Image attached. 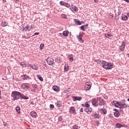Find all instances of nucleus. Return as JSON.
<instances>
[{"mask_svg": "<svg viewBox=\"0 0 129 129\" xmlns=\"http://www.w3.org/2000/svg\"><path fill=\"white\" fill-rule=\"evenodd\" d=\"M28 29H26V27L23 29V31H28Z\"/></svg>", "mask_w": 129, "mask_h": 129, "instance_id": "obj_53", "label": "nucleus"}, {"mask_svg": "<svg viewBox=\"0 0 129 129\" xmlns=\"http://www.w3.org/2000/svg\"><path fill=\"white\" fill-rule=\"evenodd\" d=\"M103 98H104L105 99H107V98H108V97H107V96H106V95H104L103 96Z\"/></svg>", "mask_w": 129, "mask_h": 129, "instance_id": "obj_49", "label": "nucleus"}, {"mask_svg": "<svg viewBox=\"0 0 129 129\" xmlns=\"http://www.w3.org/2000/svg\"><path fill=\"white\" fill-rule=\"evenodd\" d=\"M32 69L33 70H38L39 67H38L36 64H33L32 67Z\"/></svg>", "mask_w": 129, "mask_h": 129, "instance_id": "obj_24", "label": "nucleus"}, {"mask_svg": "<svg viewBox=\"0 0 129 129\" xmlns=\"http://www.w3.org/2000/svg\"><path fill=\"white\" fill-rule=\"evenodd\" d=\"M113 110L114 111H115V112H114V116H115L116 117H119L120 114L119 112L118 111V110L116 109H114Z\"/></svg>", "mask_w": 129, "mask_h": 129, "instance_id": "obj_13", "label": "nucleus"}, {"mask_svg": "<svg viewBox=\"0 0 129 129\" xmlns=\"http://www.w3.org/2000/svg\"><path fill=\"white\" fill-rule=\"evenodd\" d=\"M85 106L87 108L90 107V102L87 101L85 102Z\"/></svg>", "mask_w": 129, "mask_h": 129, "instance_id": "obj_28", "label": "nucleus"}, {"mask_svg": "<svg viewBox=\"0 0 129 129\" xmlns=\"http://www.w3.org/2000/svg\"><path fill=\"white\" fill-rule=\"evenodd\" d=\"M97 100L99 101V105H104V100L101 99V97H97Z\"/></svg>", "mask_w": 129, "mask_h": 129, "instance_id": "obj_10", "label": "nucleus"}, {"mask_svg": "<svg viewBox=\"0 0 129 129\" xmlns=\"http://www.w3.org/2000/svg\"><path fill=\"white\" fill-rule=\"evenodd\" d=\"M62 35H63L64 37H68V35H69V31H68V30H66L63 31Z\"/></svg>", "mask_w": 129, "mask_h": 129, "instance_id": "obj_20", "label": "nucleus"}, {"mask_svg": "<svg viewBox=\"0 0 129 129\" xmlns=\"http://www.w3.org/2000/svg\"><path fill=\"white\" fill-rule=\"evenodd\" d=\"M100 116V115L99 114L97 113L95 114L94 116V118H99V117Z\"/></svg>", "mask_w": 129, "mask_h": 129, "instance_id": "obj_35", "label": "nucleus"}, {"mask_svg": "<svg viewBox=\"0 0 129 129\" xmlns=\"http://www.w3.org/2000/svg\"><path fill=\"white\" fill-rule=\"evenodd\" d=\"M21 87L22 89H29V85L27 83H23Z\"/></svg>", "mask_w": 129, "mask_h": 129, "instance_id": "obj_14", "label": "nucleus"}, {"mask_svg": "<svg viewBox=\"0 0 129 129\" xmlns=\"http://www.w3.org/2000/svg\"><path fill=\"white\" fill-rule=\"evenodd\" d=\"M47 63L50 66L54 65V59L51 57H48L47 59Z\"/></svg>", "mask_w": 129, "mask_h": 129, "instance_id": "obj_3", "label": "nucleus"}, {"mask_svg": "<svg viewBox=\"0 0 129 129\" xmlns=\"http://www.w3.org/2000/svg\"><path fill=\"white\" fill-rule=\"evenodd\" d=\"M116 127L117 128H121V124L120 123H117L116 124Z\"/></svg>", "mask_w": 129, "mask_h": 129, "instance_id": "obj_34", "label": "nucleus"}, {"mask_svg": "<svg viewBox=\"0 0 129 129\" xmlns=\"http://www.w3.org/2000/svg\"><path fill=\"white\" fill-rule=\"evenodd\" d=\"M126 107H127V105H126L125 103H122L121 102L119 108H126Z\"/></svg>", "mask_w": 129, "mask_h": 129, "instance_id": "obj_17", "label": "nucleus"}, {"mask_svg": "<svg viewBox=\"0 0 129 129\" xmlns=\"http://www.w3.org/2000/svg\"><path fill=\"white\" fill-rule=\"evenodd\" d=\"M20 93L21 92L17 91H13L11 94V97L13 98V100H19V99H20Z\"/></svg>", "mask_w": 129, "mask_h": 129, "instance_id": "obj_2", "label": "nucleus"}, {"mask_svg": "<svg viewBox=\"0 0 129 129\" xmlns=\"http://www.w3.org/2000/svg\"><path fill=\"white\" fill-rule=\"evenodd\" d=\"M20 98H21V99H29V97L28 96H26L23 94H22L21 93L20 95Z\"/></svg>", "mask_w": 129, "mask_h": 129, "instance_id": "obj_15", "label": "nucleus"}, {"mask_svg": "<svg viewBox=\"0 0 129 129\" xmlns=\"http://www.w3.org/2000/svg\"><path fill=\"white\" fill-rule=\"evenodd\" d=\"M92 85V84L90 82H88L86 83V85L85 86V88L86 90H89L90 88H91V86Z\"/></svg>", "mask_w": 129, "mask_h": 129, "instance_id": "obj_4", "label": "nucleus"}, {"mask_svg": "<svg viewBox=\"0 0 129 129\" xmlns=\"http://www.w3.org/2000/svg\"><path fill=\"white\" fill-rule=\"evenodd\" d=\"M92 103L94 106H98V100L97 98L96 99L94 98L92 99Z\"/></svg>", "mask_w": 129, "mask_h": 129, "instance_id": "obj_7", "label": "nucleus"}, {"mask_svg": "<svg viewBox=\"0 0 129 129\" xmlns=\"http://www.w3.org/2000/svg\"><path fill=\"white\" fill-rule=\"evenodd\" d=\"M127 57H128V58H129V53L127 54Z\"/></svg>", "mask_w": 129, "mask_h": 129, "instance_id": "obj_62", "label": "nucleus"}, {"mask_svg": "<svg viewBox=\"0 0 129 129\" xmlns=\"http://www.w3.org/2000/svg\"><path fill=\"white\" fill-rule=\"evenodd\" d=\"M33 88H37L38 87V86L36 84L32 85Z\"/></svg>", "mask_w": 129, "mask_h": 129, "instance_id": "obj_46", "label": "nucleus"}, {"mask_svg": "<svg viewBox=\"0 0 129 129\" xmlns=\"http://www.w3.org/2000/svg\"><path fill=\"white\" fill-rule=\"evenodd\" d=\"M30 115L32 116V117H35V118H36V117H37V112L35 111H32L30 112Z\"/></svg>", "mask_w": 129, "mask_h": 129, "instance_id": "obj_18", "label": "nucleus"}, {"mask_svg": "<svg viewBox=\"0 0 129 129\" xmlns=\"http://www.w3.org/2000/svg\"><path fill=\"white\" fill-rule=\"evenodd\" d=\"M127 17H129V13L127 14Z\"/></svg>", "mask_w": 129, "mask_h": 129, "instance_id": "obj_59", "label": "nucleus"}, {"mask_svg": "<svg viewBox=\"0 0 129 129\" xmlns=\"http://www.w3.org/2000/svg\"><path fill=\"white\" fill-rule=\"evenodd\" d=\"M124 48H125V42H122L121 46H119V51L123 52L124 50Z\"/></svg>", "mask_w": 129, "mask_h": 129, "instance_id": "obj_6", "label": "nucleus"}, {"mask_svg": "<svg viewBox=\"0 0 129 129\" xmlns=\"http://www.w3.org/2000/svg\"><path fill=\"white\" fill-rule=\"evenodd\" d=\"M64 72H66L67 71H68V70H69V67L68 66H64Z\"/></svg>", "mask_w": 129, "mask_h": 129, "instance_id": "obj_37", "label": "nucleus"}, {"mask_svg": "<svg viewBox=\"0 0 129 129\" xmlns=\"http://www.w3.org/2000/svg\"><path fill=\"white\" fill-rule=\"evenodd\" d=\"M7 125H8V123H6L4 124V126H7Z\"/></svg>", "mask_w": 129, "mask_h": 129, "instance_id": "obj_57", "label": "nucleus"}, {"mask_svg": "<svg viewBox=\"0 0 129 129\" xmlns=\"http://www.w3.org/2000/svg\"><path fill=\"white\" fill-rule=\"evenodd\" d=\"M25 29H27L28 30L29 29V31L31 30V27H30V25L27 24L26 26H25Z\"/></svg>", "mask_w": 129, "mask_h": 129, "instance_id": "obj_40", "label": "nucleus"}, {"mask_svg": "<svg viewBox=\"0 0 129 129\" xmlns=\"http://www.w3.org/2000/svg\"><path fill=\"white\" fill-rule=\"evenodd\" d=\"M125 2H126V3H129V0H125Z\"/></svg>", "mask_w": 129, "mask_h": 129, "instance_id": "obj_58", "label": "nucleus"}, {"mask_svg": "<svg viewBox=\"0 0 129 129\" xmlns=\"http://www.w3.org/2000/svg\"><path fill=\"white\" fill-rule=\"evenodd\" d=\"M97 63L99 64H102L103 68L105 69L109 70L112 69V63H109L108 62H106L105 60H101L100 59L97 60Z\"/></svg>", "mask_w": 129, "mask_h": 129, "instance_id": "obj_1", "label": "nucleus"}, {"mask_svg": "<svg viewBox=\"0 0 129 129\" xmlns=\"http://www.w3.org/2000/svg\"><path fill=\"white\" fill-rule=\"evenodd\" d=\"M22 79L23 80H28V79H30V77L27 76V75H24L22 76Z\"/></svg>", "mask_w": 129, "mask_h": 129, "instance_id": "obj_21", "label": "nucleus"}, {"mask_svg": "<svg viewBox=\"0 0 129 129\" xmlns=\"http://www.w3.org/2000/svg\"><path fill=\"white\" fill-rule=\"evenodd\" d=\"M70 10H71V8H70Z\"/></svg>", "mask_w": 129, "mask_h": 129, "instance_id": "obj_64", "label": "nucleus"}, {"mask_svg": "<svg viewBox=\"0 0 129 129\" xmlns=\"http://www.w3.org/2000/svg\"><path fill=\"white\" fill-rule=\"evenodd\" d=\"M37 77L38 79L40 80V81H43L44 79H43V78L41 76L37 75Z\"/></svg>", "mask_w": 129, "mask_h": 129, "instance_id": "obj_38", "label": "nucleus"}, {"mask_svg": "<svg viewBox=\"0 0 129 129\" xmlns=\"http://www.w3.org/2000/svg\"><path fill=\"white\" fill-rule=\"evenodd\" d=\"M60 88L57 86H54L53 87V89L54 91H59L60 90Z\"/></svg>", "mask_w": 129, "mask_h": 129, "instance_id": "obj_22", "label": "nucleus"}, {"mask_svg": "<svg viewBox=\"0 0 129 129\" xmlns=\"http://www.w3.org/2000/svg\"><path fill=\"white\" fill-rule=\"evenodd\" d=\"M32 92H36V90L35 89H31Z\"/></svg>", "mask_w": 129, "mask_h": 129, "instance_id": "obj_52", "label": "nucleus"}, {"mask_svg": "<svg viewBox=\"0 0 129 129\" xmlns=\"http://www.w3.org/2000/svg\"><path fill=\"white\" fill-rule=\"evenodd\" d=\"M74 22L76 25H81V22H80V21L77 19H74Z\"/></svg>", "mask_w": 129, "mask_h": 129, "instance_id": "obj_27", "label": "nucleus"}, {"mask_svg": "<svg viewBox=\"0 0 129 129\" xmlns=\"http://www.w3.org/2000/svg\"><path fill=\"white\" fill-rule=\"evenodd\" d=\"M100 111L102 113H103V114H105L106 113H107V112H106V109H101L100 110Z\"/></svg>", "mask_w": 129, "mask_h": 129, "instance_id": "obj_32", "label": "nucleus"}, {"mask_svg": "<svg viewBox=\"0 0 129 129\" xmlns=\"http://www.w3.org/2000/svg\"><path fill=\"white\" fill-rule=\"evenodd\" d=\"M57 59L58 60V63H61V62H62V59L61 57H58Z\"/></svg>", "mask_w": 129, "mask_h": 129, "instance_id": "obj_43", "label": "nucleus"}, {"mask_svg": "<svg viewBox=\"0 0 129 129\" xmlns=\"http://www.w3.org/2000/svg\"><path fill=\"white\" fill-rule=\"evenodd\" d=\"M59 4L60 6H63V7H66V8H70V4L63 1H61Z\"/></svg>", "mask_w": 129, "mask_h": 129, "instance_id": "obj_9", "label": "nucleus"}, {"mask_svg": "<svg viewBox=\"0 0 129 129\" xmlns=\"http://www.w3.org/2000/svg\"><path fill=\"white\" fill-rule=\"evenodd\" d=\"M71 6H72V12H73V11H74V12H76V11H78V8H77V7H76V6H75L73 5H72Z\"/></svg>", "mask_w": 129, "mask_h": 129, "instance_id": "obj_19", "label": "nucleus"}, {"mask_svg": "<svg viewBox=\"0 0 129 129\" xmlns=\"http://www.w3.org/2000/svg\"><path fill=\"white\" fill-rule=\"evenodd\" d=\"M113 18V16H111V19H112Z\"/></svg>", "mask_w": 129, "mask_h": 129, "instance_id": "obj_61", "label": "nucleus"}, {"mask_svg": "<svg viewBox=\"0 0 129 129\" xmlns=\"http://www.w3.org/2000/svg\"><path fill=\"white\" fill-rule=\"evenodd\" d=\"M2 94V91L0 90V95Z\"/></svg>", "mask_w": 129, "mask_h": 129, "instance_id": "obj_60", "label": "nucleus"}, {"mask_svg": "<svg viewBox=\"0 0 129 129\" xmlns=\"http://www.w3.org/2000/svg\"><path fill=\"white\" fill-rule=\"evenodd\" d=\"M120 14H121V10L119 9L118 11V16H120Z\"/></svg>", "mask_w": 129, "mask_h": 129, "instance_id": "obj_47", "label": "nucleus"}, {"mask_svg": "<svg viewBox=\"0 0 129 129\" xmlns=\"http://www.w3.org/2000/svg\"><path fill=\"white\" fill-rule=\"evenodd\" d=\"M34 28H35V25L31 24L30 26V30H31V29H34Z\"/></svg>", "mask_w": 129, "mask_h": 129, "instance_id": "obj_44", "label": "nucleus"}, {"mask_svg": "<svg viewBox=\"0 0 129 129\" xmlns=\"http://www.w3.org/2000/svg\"><path fill=\"white\" fill-rule=\"evenodd\" d=\"M57 107H61L62 106V103L60 101H57L56 103Z\"/></svg>", "mask_w": 129, "mask_h": 129, "instance_id": "obj_29", "label": "nucleus"}, {"mask_svg": "<svg viewBox=\"0 0 129 129\" xmlns=\"http://www.w3.org/2000/svg\"><path fill=\"white\" fill-rule=\"evenodd\" d=\"M73 101H76V100H78L79 101H80L82 100V97H73Z\"/></svg>", "mask_w": 129, "mask_h": 129, "instance_id": "obj_16", "label": "nucleus"}, {"mask_svg": "<svg viewBox=\"0 0 129 129\" xmlns=\"http://www.w3.org/2000/svg\"><path fill=\"white\" fill-rule=\"evenodd\" d=\"M50 108H52V109H53V108H54V105L53 104H50Z\"/></svg>", "mask_w": 129, "mask_h": 129, "instance_id": "obj_50", "label": "nucleus"}, {"mask_svg": "<svg viewBox=\"0 0 129 129\" xmlns=\"http://www.w3.org/2000/svg\"><path fill=\"white\" fill-rule=\"evenodd\" d=\"M77 38L80 43H81L82 44L84 43V40L82 39V38H83V35L82 34H80L79 35L77 36Z\"/></svg>", "mask_w": 129, "mask_h": 129, "instance_id": "obj_5", "label": "nucleus"}, {"mask_svg": "<svg viewBox=\"0 0 129 129\" xmlns=\"http://www.w3.org/2000/svg\"><path fill=\"white\" fill-rule=\"evenodd\" d=\"M73 129H79V126L77 125H75L73 126Z\"/></svg>", "mask_w": 129, "mask_h": 129, "instance_id": "obj_41", "label": "nucleus"}, {"mask_svg": "<svg viewBox=\"0 0 129 129\" xmlns=\"http://www.w3.org/2000/svg\"><path fill=\"white\" fill-rule=\"evenodd\" d=\"M112 36V35H111V34L109 32H108V33L105 34L106 38H110V37H111Z\"/></svg>", "mask_w": 129, "mask_h": 129, "instance_id": "obj_31", "label": "nucleus"}, {"mask_svg": "<svg viewBox=\"0 0 129 129\" xmlns=\"http://www.w3.org/2000/svg\"><path fill=\"white\" fill-rule=\"evenodd\" d=\"M94 2L95 3H97L98 2V0H94Z\"/></svg>", "mask_w": 129, "mask_h": 129, "instance_id": "obj_56", "label": "nucleus"}, {"mask_svg": "<svg viewBox=\"0 0 129 129\" xmlns=\"http://www.w3.org/2000/svg\"><path fill=\"white\" fill-rule=\"evenodd\" d=\"M16 110L18 113H20L21 112V107L20 106L16 107Z\"/></svg>", "mask_w": 129, "mask_h": 129, "instance_id": "obj_30", "label": "nucleus"}, {"mask_svg": "<svg viewBox=\"0 0 129 129\" xmlns=\"http://www.w3.org/2000/svg\"><path fill=\"white\" fill-rule=\"evenodd\" d=\"M69 58V60L71 61V62H73V55H70Z\"/></svg>", "mask_w": 129, "mask_h": 129, "instance_id": "obj_36", "label": "nucleus"}, {"mask_svg": "<svg viewBox=\"0 0 129 129\" xmlns=\"http://www.w3.org/2000/svg\"><path fill=\"white\" fill-rule=\"evenodd\" d=\"M1 26L2 27H7L8 26V22L6 21L2 22Z\"/></svg>", "mask_w": 129, "mask_h": 129, "instance_id": "obj_26", "label": "nucleus"}, {"mask_svg": "<svg viewBox=\"0 0 129 129\" xmlns=\"http://www.w3.org/2000/svg\"><path fill=\"white\" fill-rule=\"evenodd\" d=\"M22 37H23V38H24L25 39H29V38H30V37H27L25 36H23Z\"/></svg>", "mask_w": 129, "mask_h": 129, "instance_id": "obj_51", "label": "nucleus"}, {"mask_svg": "<svg viewBox=\"0 0 129 129\" xmlns=\"http://www.w3.org/2000/svg\"><path fill=\"white\" fill-rule=\"evenodd\" d=\"M85 111L88 113V114H90L92 111H93V109L92 108L89 107V108H86L85 109Z\"/></svg>", "mask_w": 129, "mask_h": 129, "instance_id": "obj_11", "label": "nucleus"}, {"mask_svg": "<svg viewBox=\"0 0 129 129\" xmlns=\"http://www.w3.org/2000/svg\"><path fill=\"white\" fill-rule=\"evenodd\" d=\"M121 127H127V125L124 124H121Z\"/></svg>", "mask_w": 129, "mask_h": 129, "instance_id": "obj_48", "label": "nucleus"}, {"mask_svg": "<svg viewBox=\"0 0 129 129\" xmlns=\"http://www.w3.org/2000/svg\"><path fill=\"white\" fill-rule=\"evenodd\" d=\"M39 34H40V33L39 32H36V33H35L34 35H39Z\"/></svg>", "mask_w": 129, "mask_h": 129, "instance_id": "obj_55", "label": "nucleus"}, {"mask_svg": "<svg viewBox=\"0 0 129 129\" xmlns=\"http://www.w3.org/2000/svg\"><path fill=\"white\" fill-rule=\"evenodd\" d=\"M80 112H83V109L82 108L80 110Z\"/></svg>", "mask_w": 129, "mask_h": 129, "instance_id": "obj_54", "label": "nucleus"}, {"mask_svg": "<svg viewBox=\"0 0 129 129\" xmlns=\"http://www.w3.org/2000/svg\"><path fill=\"white\" fill-rule=\"evenodd\" d=\"M40 49H41V50H43V49H44V44L41 43L40 45Z\"/></svg>", "mask_w": 129, "mask_h": 129, "instance_id": "obj_42", "label": "nucleus"}, {"mask_svg": "<svg viewBox=\"0 0 129 129\" xmlns=\"http://www.w3.org/2000/svg\"><path fill=\"white\" fill-rule=\"evenodd\" d=\"M121 19L122 21H127V20H128V17L125 15H122L121 16Z\"/></svg>", "mask_w": 129, "mask_h": 129, "instance_id": "obj_23", "label": "nucleus"}, {"mask_svg": "<svg viewBox=\"0 0 129 129\" xmlns=\"http://www.w3.org/2000/svg\"><path fill=\"white\" fill-rule=\"evenodd\" d=\"M113 103H114V105L115 106V107H118V108L120 107V104L121 102L114 100L113 101Z\"/></svg>", "mask_w": 129, "mask_h": 129, "instance_id": "obj_8", "label": "nucleus"}, {"mask_svg": "<svg viewBox=\"0 0 129 129\" xmlns=\"http://www.w3.org/2000/svg\"><path fill=\"white\" fill-rule=\"evenodd\" d=\"M88 26V25H83L80 27L81 30H82L83 32H85V29H86V27Z\"/></svg>", "mask_w": 129, "mask_h": 129, "instance_id": "obj_25", "label": "nucleus"}, {"mask_svg": "<svg viewBox=\"0 0 129 129\" xmlns=\"http://www.w3.org/2000/svg\"><path fill=\"white\" fill-rule=\"evenodd\" d=\"M26 66H27V67H30V68H32L33 64H30V63H28Z\"/></svg>", "mask_w": 129, "mask_h": 129, "instance_id": "obj_45", "label": "nucleus"}, {"mask_svg": "<svg viewBox=\"0 0 129 129\" xmlns=\"http://www.w3.org/2000/svg\"><path fill=\"white\" fill-rule=\"evenodd\" d=\"M70 113H76V110L74 107H71L69 110Z\"/></svg>", "mask_w": 129, "mask_h": 129, "instance_id": "obj_12", "label": "nucleus"}, {"mask_svg": "<svg viewBox=\"0 0 129 129\" xmlns=\"http://www.w3.org/2000/svg\"><path fill=\"white\" fill-rule=\"evenodd\" d=\"M61 19H67V16L66 14H61L60 16Z\"/></svg>", "mask_w": 129, "mask_h": 129, "instance_id": "obj_33", "label": "nucleus"}, {"mask_svg": "<svg viewBox=\"0 0 129 129\" xmlns=\"http://www.w3.org/2000/svg\"><path fill=\"white\" fill-rule=\"evenodd\" d=\"M3 80H5V79H4V78H2Z\"/></svg>", "mask_w": 129, "mask_h": 129, "instance_id": "obj_63", "label": "nucleus"}, {"mask_svg": "<svg viewBox=\"0 0 129 129\" xmlns=\"http://www.w3.org/2000/svg\"><path fill=\"white\" fill-rule=\"evenodd\" d=\"M21 66L22 67H26V64L25 63V62L22 61V62H21Z\"/></svg>", "mask_w": 129, "mask_h": 129, "instance_id": "obj_39", "label": "nucleus"}]
</instances>
